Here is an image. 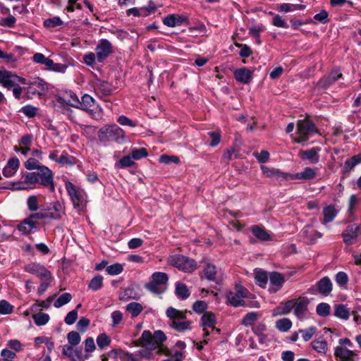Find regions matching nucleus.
Segmentation results:
<instances>
[{"label": "nucleus", "instance_id": "nucleus-41", "mask_svg": "<svg viewBox=\"0 0 361 361\" xmlns=\"http://www.w3.org/2000/svg\"><path fill=\"white\" fill-rule=\"evenodd\" d=\"M33 61L43 64L46 66V69H47L48 66L52 65V60L45 57V56L42 53H36L32 56Z\"/></svg>", "mask_w": 361, "mask_h": 361}, {"label": "nucleus", "instance_id": "nucleus-14", "mask_svg": "<svg viewBox=\"0 0 361 361\" xmlns=\"http://www.w3.org/2000/svg\"><path fill=\"white\" fill-rule=\"evenodd\" d=\"M295 304L294 305V314L300 320H304L308 317L309 311L307 306L310 301L306 297H300L294 299Z\"/></svg>", "mask_w": 361, "mask_h": 361}, {"label": "nucleus", "instance_id": "nucleus-9", "mask_svg": "<svg viewBox=\"0 0 361 361\" xmlns=\"http://www.w3.org/2000/svg\"><path fill=\"white\" fill-rule=\"evenodd\" d=\"M24 270L27 273L36 275L41 280H53L51 271L39 263L33 262L27 264L24 267Z\"/></svg>", "mask_w": 361, "mask_h": 361}, {"label": "nucleus", "instance_id": "nucleus-52", "mask_svg": "<svg viewBox=\"0 0 361 361\" xmlns=\"http://www.w3.org/2000/svg\"><path fill=\"white\" fill-rule=\"evenodd\" d=\"M85 355H88V358L91 357V353L94 351L96 346L94 344V339L92 337H89L85 339Z\"/></svg>", "mask_w": 361, "mask_h": 361}, {"label": "nucleus", "instance_id": "nucleus-21", "mask_svg": "<svg viewBox=\"0 0 361 361\" xmlns=\"http://www.w3.org/2000/svg\"><path fill=\"white\" fill-rule=\"evenodd\" d=\"M269 281L271 286L269 290L275 293L281 288L285 282V278L282 274L273 271L269 274Z\"/></svg>", "mask_w": 361, "mask_h": 361}, {"label": "nucleus", "instance_id": "nucleus-18", "mask_svg": "<svg viewBox=\"0 0 361 361\" xmlns=\"http://www.w3.org/2000/svg\"><path fill=\"white\" fill-rule=\"evenodd\" d=\"M44 207L47 215L53 214L54 215H57L58 216V218H48L49 219L59 220L65 214L63 206L59 201H56L54 202L44 205Z\"/></svg>", "mask_w": 361, "mask_h": 361}, {"label": "nucleus", "instance_id": "nucleus-47", "mask_svg": "<svg viewBox=\"0 0 361 361\" xmlns=\"http://www.w3.org/2000/svg\"><path fill=\"white\" fill-rule=\"evenodd\" d=\"M97 344L100 349H104L108 347L111 343V338L106 334H99L97 339Z\"/></svg>", "mask_w": 361, "mask_h": 361}, {"label": "nucleus", "instance_id": "nucleus-10", "mask_svg": "<svg viewBox=\"0 0 361 361\" xmlns=\"http://www.w3.org/2000/svg\"><path fill=\"white\" fill-rule=\"evenodd\" d=\"M65 188L75 207L82 206L85 201L84 192L82 190L77 188L73 183L67 181L65 183Z\"/></svg>", "mask_w": 361, "mask_h": 361}, {"label": "nucleus", "instance_id": "nucleus-15", "mask_svg": "<svg viewBox=\"0 0 361 361\" xmlns=\"http://www.w3.org/2000/svg\"><path fill=\"white\" fill-rule=\"evenodd\" d=\"M62 354L71 361H85L88 359V355L83 354L82 348L71 345H64L62 348Z\"/></svg>", "mask_w": 361, "mask_h": 361}, {"label": "nucleus", "instance_id": "nucleus-30", "mask_svg": "<svg viewBox=\"0 0 361 361\" xmlns=\"http://www.w3.org/2000/svg\"><path fill=\"white\" fill-rule=\"evenodd\" d=\"M27 85L28 92L32 94H35L36 92L45 89V82L39 78H35L29 80Z\"/></svg>", "mask_w": 361, "mask_h": 361}, {"label": "nucleus", "instance_id": "nucleus-23", "mask_svg": "<svg viewBox=\"0 0 361 361\" xmlns=\"http://www.w3.org/2000/svg\"><path fill=\"white\" fill-rule=\"evenodd\" d=\"M16 78V74L5 69H0V84L4 87L12 88V86L15 85Z\"/></svg>", "mask_w": 361, "mask_h": 361}, {"label": "nucleus", "instance_id": "nucleus-59", "mask_svg": "<svg viewBox=\"0 0 361 361\" xmlns=\"http://www.w3.org/2000/svg\"><path fill=\"white\" fill-rule=\"evenodd\" d=\"M272 25L277 27L282 28H288L289 27L288 24L286 22V20L278 14L274 15L272 20Z\"/></svg>", "mask_w": 361, "mask_h": 361}, {"label": "nucleus", "instance_id": "nucleus-43", "mask_svg": "<svg viewBox=\"0 0 361 361\" xmlns=\"http://www.w3.org/2000/svg\"><path fill=\"white\" fill-rule=\"evenodd\" d=\"M33 320L36 325L42 326L46 324L49 320V316L47 313L39 312L33 314Z\"/></svg>", "mask_w": 361, "mask_h": 361}, {"label": "nucleus", "instance_id": "nucleus-19", "mask_svg": "<svg viewBox=\"0 0 361 361\" xmlns=\"http://www.w3.org/2000/svg\"><path fill=\"white\" fill-rule=\"evenodd\" d=\"M38 222H34L29 216L22 221L17 226L18 230L23 235H29L37 229Z\"/></svg>", "mask_w": 361, "mask_h": 361}, {"label": "nucleus", "instance_id": "nucleus-32", "mask_svg": "<svg viewBox=\"0 0 361 361\" xmlns=\"http://www.w3.org/2000/svg\"><path fill=\"white\" fill-rule=\"evenodd\" d=\"M338 214V211L334 205H328L323 209V224H326L334 221Z\"/></svg>", "mask_w": 361, "mask_h": 361}, {"label": "nucleus", "instance_id": "nucleus-61", "mask_svg": "<svg viewBox=\"0 0 361 361\" xmlns=\"http://www.w3.org/2000/svg\"><path fill=\"white\" fill-rule=\"evenodd\" d=\"M317 329L314 326H311L304 330H300L302 334V338L305 341H310L313 335L316 333Z\"/></svg>", "mask_w": 361, "mask_h": 361}, {"label": "nucleus", "instance_id": "nucleus-22", "mask_svg": "<svg viewBox=\"0 0 361 361\" xmlns=\"http://www.w3.org/2000/svg\"><path fill=\"white\" fill-rule=\"evenodd\" d=\"M334 355L336 358H340L342 361H355L357 354L346 348L337 346L335 348Z\"/></svg>", "mask_w": 361, "mask_h": 361}, {"label": "nucleus", "instance_id": "nucleus-7", "mask_svg": "<svg viewBox=\"0 0 361 361\" xmlns=\"http://www.w3.org/2000/svg\"><path fill=\"white\" fill-rule=\"evenodd\" d=\"M249 291L240 284H236L233 291L227 294V300L233 307L245 305L244 299L247 297Z\"/></svg>", "mask_w": 361, "mask_h": 361}, {"label": "nucleus", "instance_id": "nucleus-46", "mask_svg": "<svg viewBox=\"0 0 361 361\" xmlns=\"http://www.w3.org/2000/svg\"><path fill=\"white\" fill-rule=\"evenodd\" d=\"M72 299V295L69 293H65L61 295L58 299L54 302V306L56 308H59L63 305L68 303Z\"/></svg>", "mask_w": 361, "mask_h": 361}, {"label": "nucleus", "instance_id": "nucleus-44", "mask_svg": "<svg viewBox=\"0 0 361 361\" xmlns=\"http://www.w3.org/2000/svg\"><path fill=\"white\" fill-rule=\"evenodd\" d=\"M27 207L30 212H34L38 210L39 200L36 195H30L27 199Z\"/></svg>", "mask_w": 361, "mask_h": 361}, {"label": "nucleus", "instance_id": "nucleus-33", "mask_svg": "<svg viewBox=\"0 0 361 361\" xmlns=\"http://www.w3.org/2000/svg\"><path fill=\"white\" fill-rule=\"evenodd\" d=\"M293 180L300 179L304 180H312L316 177V171L310 167H306L300 173L293 174Z\"/></svg>", "mask_w": 361, "mask_h": 361}, {"label": "nucleus", "instance_id": "nucleus-24", "mask_svg": "<svg viewBox=\"0 0 361 361\" xmlns=\"http://www.w3.org/2000/svg\"><path fill=\"white\" fill-rule=\"evenodd\" d=\"M234 77L238 82L248 84L252 79V72L247 68H238L234 71Z\"/></svg>", "mask_w": 361, "mask_h": 361}, {"label": "nucleus", "instance_id": "nucleus-35", "mask_svg": "<svg viewBox=\"0 0 361 361\" xmlns=\"http://www.w3.org/2000/svg\"><path fill=\"white\" fill-rule=\"evenodd\" d=\"M334 316L339 319L347 320L350 317L349 309L343 304L336 305L334 307Z\"/></svg>", "mask_w": 361, "mask_h": 361}, {"label": "nucleus", "instance_id": "nucleus-4", "mask_svg": "<svg viewBox=\"0 0 361 361\" xmlns=\"http://www.w3.org/2000/svg\"><path fill=\"white\" fill-rule=\"evenodd\" d=\"M168 281L166 273L157 271L152 274V280L145 285V288L152 293L161 294L166 290Z\"/></svg>", "mask_w": 361, "mask_h": 361}, {"label": "nucleus", "instance_id": "nucleus-50", "mask_svg": "<svg viewBox=\"0 0 361 361\" xmlns=\"http://www.w3.org/2000/svg\"><path fill=\"white\" fill-rule=\"evenodd\" d=\"M57 163L61 165L73 166L75 164V158L73 157L70 156L66 152H63V154L59 157Z\"/></svg>", "mask_w": 361, "mask_h": 361}, {"label": "nucleus", "instance_id": "nucleus-63", "mask_svg": "<svg viewBox=\"0 0 361 361\" xmlns=\"http://www.w3.org/2000/svg\"><path fill=\"white\" fill-rule=\"evenodd\" d=\"M96 53L89 52L83 56L84 63L88 66L92 67L96 63Z\"/></svg>", "mask_w": 361, "mask_h": 361}, {"label": "nucleus", "instance_id": "nucleus-53", "mask_svg": "<svg viewBox=\"0 0 361 361\" xmlns=\"http://www.w3.org/2000/svg\"><path fill=\"white\" fill-rule=\"evenodd\" d=\"M148 155L147 149L144 147L134 148L131 152V157L133 159L138 160L140 159L146 157Z\"/></svg>", "mask_w": 361, "mask_h": 361}, {"label": "nucleus", "instance_id": "nucleus-17", "mask_svg": "<svg viewBox=\"0 0 361 361\" xmlns=\"http://www.w3.org/2000/svg\"><path fill=\"white\" fill-rule=\"evenodd\" d=\"M333 285L328 276H324L317 281L315 286H312L309 289V292L314 293L315 290L324 295H329L332 291Z\"/></svg>", "mask_w": 361, "mask_h": 361}, {"label": "nucleus", "instance_id": "nucleus-54", "mask_svg": "<svg viewBox=\"0 0 361 361\" xmlns=\"http://www.w3.org/2000/svg\"><path fill=\"white\" fill-rule=\"evenodd\" d=\"M255 281L259 286L264 288L268 281L267 274L261 271L256 272Z\"/></svg>", "mask_w": 361, "mask_h": 361}, {"label": "nucleus", "instance_id": "nucleus-58", "mask_svg": "<svg viewBox=\"0 0 361 361\" xmlns=\"http://www.w3.org/2000/svg\"><path fill=\"white\" fill-rule=\"evenodd\" d=\"M135 164L130 155L122 157L116 165L120 168H126L133 166Z\"/></svg>", "mask_w": 361, "mask_h": 361}, {"label": "nucleus", "instance_id": "nucleus-45", "mask_svg": "<svg viewBox=\"0 0 361 361\" xmlns=\"http://www.w3.org/2000/svg\"><path fill=\"white\" fill-rule=\"evenodd\" d=\"M103 286V277L101 275H97L92 279L88 288L94 291L99 290Z\"/></svg>", "mask_w": 361, "mask_h": 361}, {"label": "nucleus", "instance_id": "nucleus-37", "mask_svg": "<svg viewBox=\"0 0 361 361\" xmlns=\"http://www.w3.org/2000/svg\"><path fill=\"white\" fill-rule=\"evenodd\" d=\"M175 293L181 300L187 299L190 295L187 286L182 283H177L176 284Z\"/></svg>", "mask_w": 361, "mask_h": 361}, {"label": "nucleus", "instance_id": "nucleus-51", "mask_svg": "<svg viewBox=\"0 0 361 361\" xmlns=\"http://www.w3.org/2000/svg\"><path fill=\"white\" fill-rule=\"evenodd\" d=\"M63 25V21L58 16L48 18L44 21V26L47 28H53Z\"/></svg>", "mask_w": 361, "mask_h": 361}, {"label": "nucleus", "instance_id": "nucleus-26", "mask_svg": "<svg viewBox=\"0 0 361 361\" xmlns=\"http://www.w3.org/2000/svg\"><path fill=\"white\" fill-rule=\"evenodd\" d=\"M94 88L97 94L102 96L110 95L113 91L111 84L104 80H97Z\"/></svg>", "mask_w": 361, "mask_h": 361}, {"label": "nucleus", "instance_id": "nucleus-42", "mask_svg": "<svg viewBox=\"0 0 361 361\" xmlns=\"http://www.w3.org/2000/svg\"><path fill=\"white\" fill-rule=\"evenodd\" d=\"M312 348L319 353L325 354L327 350V343L324 340H315L311 343Z\"/></svg>", "mask_w": 361, "mask_h": 361}, {"label": "nucleus", "instance_id": "nucleus-40", "mask_svg": "<svg viewBox=\"0 0 361 361\" xmlns=\"http://www.w3.org/2000/svg\"><path fill=\"white\" fill-rule=\"evenodd\" d=\"M217 271L216 266L212 264H207L204 269L205 278L209 281H216Z\"/></svg>", "mask_w": 361, "mask_h": 361}, {"label": "nucleus", "instance_id": "nucleus-55", "mask_svg": "<svg viewBox=\"0 0 361 361\" xmlns=\"http://www.w3.org/2000/svg\"><path fill=\"white\" fill-rule=\"evenodd\" d=\"M43 165H42L38 159H36L35 158H29L25 162V167L27 170H34V169H39L40 167H42Z\"/></svg>", "mask_w": 361, "mask_h": 361}, {"label": "nucleus", "instance_id": "nucleus-16", "mask_svg": "<svg viewBox=\"0 0 361 361\" xmlns=\"http://www.w3.org/2000/svg\"><path fill=\"white\" fill-rule=\"evenodd\" d=\"M37 176L35 172H27L22 176V180L15 183L18 190L34 189L37 188Z\"/></svg>", "mask_w": 361, "mask_h": 361}, {"label": "nucleus", "instance_id": "nucleus-3", "mask_svg": "<svg viewBox=\"0 0 361 361\" xmlns=\"http://www.w3.org/2000/svg\"><path fill=\"white\" fill-rule=\"evenodd\" d=\"M140 339L142 346L151 350H155L166 340V336L161 330L154 331L153 335L149 331H144Z\"/></svg>", "mask_w": 361, "mask_h": 361}, {"label": "nucleus", "instance_id": "nucleus-5", "mask_svg": "<svg viewBox=\"0 0 361 361\" xmlns=\"http://www.w3.org/2000/svg\"><path fill=\"white\" fill-rule=\"evenodd\" d=\"M168 263L184 272L191 273L197 269V263L194 259L182 255L170 256Z\"/></svg>", "mask_w": 361, "mask_h": 361}, {"label": "nucleus", "instance_id": "nucleus-38", "mask_svg": "<svg viewBox=\"0 0 361 361\" xmlns=\"http://www.w3.org/2000/svg\"><path fill=\"white\" fill-rule=\"evenodd\" d=\"M142 310V305L136 302H132L126 306V310L130 313L132 317L138 316Z\"/></svg>", "mask_w": 361, "mask_h": 361}, {"label": "nucleus", "instance_id": "nucleus-13", "mask_svg": "<svg viewBox=\"0 0 361 361\" xmlns=\"http://www.w3.org/2000/svg\"><path fill=\"white\" fill-rule=\"evenodd\" d=\"M360 232L361 228L358 224H352L348 225L341 234L343 242L348 245L354 244Z\"/></svg>", "mask_w": 361, "mask_h": 361}, {"label": "nucleus", "instance_id": "nucleus-48", "mask_svg": "<svg viewBox=\"0 0 361 361\" xmlns=\"http://www.w3.org/2000/svg\"><path fill=\"white\" fill-rule=\"evenodd\" d=\"M316 312L318 315L325 317L330 314L331 307L328 303L321 302L317 305Z\"/></svg>", "mask_w": 361, "mask_h": 361}, {"label": "nucleus", "instance_id": "nucleus-56", "mask_svg": "<svg viewBox=\"0 0 361 361\" xmlns=\"http://www.w3.org/2000/svg\"><path fill=\"white\" fill-rule=\"evenodd\" d=\"M258 317L259 315L257 312H249L243 317V324L245 326H250L258 319Z\"/></svg>", "mask_w": 361, "mask_h": 361}, {"label": "nucleus", "instance_id": "nucleus-31", "mask_svg": "<svg viewBox=\"0 0 361 361\" xmlns=\"http://www.w3.org/2000/svg\"><path fill=\"white\" fill-rule=\"evenodd\" d=\"M250 231H252V234L260 241H268L271 240L270 235L263 227H261L258 225H255L250 228Z\"/></svg>", "mask_w": 361, "mask_h": 361}, {"label": "nucleus", "instance_id": "nucleus-28", "mask_svg": "<svg viewBox=\"0 0 361 361\" xmlns=\"http://www.w3.org/2000/svg\"><path fill=\"white\" fill-rule=\"evenodd\" d=\"M302 235L304 238H306L307 240L312 243L315 241L317 239L322 238V234L314 230L313 227L310 225L305 226L302 231Z\"/></svg>", "mask_w": 361, "mask_h": 361}, {"label": "nucleus", "instance_id": "nucleus-1", "mask_svg": "<svg viewBox=\"0 0 361 361\" xmlns=\"http://www.w3.org/2000/svg\"><path fill=\"white\" fill-rule=\"evenodd\" d=\"M318 133V130L311 121L307 119L299 120L297 123L298 137L294 138L296 143L306 142L310 137Z\"/></svg>", "mask_w": 361, "mask_h": 361}, {"label": "nucleus", "instance_id": "nucleus-11", "mask_svg": "<svg viewBox=\"0 0 361 361\" xmlns=\"http://www.w3.org/2000/svg\"><path fill=\"white\" fill-rule=\"evenodd\" d=\"M95 53L97 61L102 63L113 53V45L108 39H101L95 47Z\"/></svg>", "mask_w": 361, "mask_h": 361}, {"label": "nucleus", "instance_id": "nucleus-29", "mask_svg": "<svg viewBox=\"0 0 361 361\" xmlns=\"http://www.w3.org/2000/svg\"><path fill=\"white\" fill-rule=\"evenodd\" d=\"M295 304L294 299L288 300L285 303H281L273 310L274 316L287 314L293 309Z\"/></svg>", "mask_w": 361, "mask_h": 361}, {"label": "nucleus", "instance_id": "nucleus-49", "mask_svg": "<svg viewBox=\"0 0 361 361\" xmlns=\"http://www.w3.org/2000/svg\"><path fill=\"white\" fill-rule=\"evenodd\" d=\"M67 340L68 342V345H71L74 347L80 343L81 341V337L79 333L75 331H72L68 334Z\"/></svg>", "mask_w": 361, "mask_h": 361}, {"label": "nucleus", "instance_id": "nucleus-27", "mask_svg": "<svg viewBox=\"0 0 361 361\" xmlns=\"http://www.w3.org/2000/svg\"><path fill=\"white\" fill-rule=\"evenodd\" d=\"M341 77V73H340L338 71H334L331 72V73L327 77L322 78L319 81V85L322 88L326 89L331 85L334 82L337 81L338 79H340Z\"/></svg>", "mask_w": 361, "mask_h": 361}, {"label": "nucleus", "instance_id": "nucleus-62", "mask_svg": "<svg viewBox=\"0 0 361 361\" xmlns=\"http://www.w3.org/2000/svg\"><path fill=\"white\" fill-rule=\"evenodd\" d=\"M37 109L31 105H26L22 107L20 111L29 118H33L37 114Z\"/></svg>", "mask_w": 361, "mask_h": 361}, {"label": "nucleus", "instance_id": "nucleus-8", "mask_svg": "<svg viewBox=\"0 0 361 361\" xmlns=\"http://www.w3.org/2000/svg\"><path fill=\"white\" fill-rule=\"evenodd\" d=\"M79 107L87 112L92 118H96L99 116L101 109L96 104L95 100L89 94H85L82 97Z\"/></svg>", "mask_w": 361, "mask_h": 361}, {"label": "nucleus", "instance_id": "nucleus-39", "mask_svg": "<svg viewBox=\"0 0 361 361\" xmlns=\"http://www.w3.org/2000/svg\"><path fill=\"white\" fill-rule=\"evenodd\" d=\"M292 326V322L288 318H283L276 322V328L281 331L286 332Z\"/></svg>", "mask_w": 361, "mask_h": 361}, {"label": "nucleus", "instance_id": "nucleus-34", "mask_svg": "<svg viewBox=\"0 0 361 361\" xmlns=\"http://www.w3.org/2000/svg\"><path fill=\"white\" fill-rule=\"evenodd\" d=\"M359 164H361V153L353 156L345 161L343 167V173L350 172Z\"/></svg>", "mask_w": 361, "mask_h": 361}, {"label": "nucleus", "instance_id": "nucleus-12", "mask_svg": "<svg viewBox=\"0 0 361 361\" xmlns=\"http://www.w3.org/2000/svg\"><path fill=\"white\" fill-rule=\"evenodd\" d=\"M202 326H203L204 336H208L213 332L219 334L220 330L215 327L216 324V316L212 312H206L201 318Z\"/></svg>", "mask_w": 361, "mask_h": 361}, {"label": "nucleus", "instance_id": "nucleus-64", "mask_svg": "<svg viewBox=\"0 0 361 361\" xmlns=\"http://www.w3.org/2000/svg\"><path fill=\"white\" fill-rule=\"evenodd\" d=\"M13 307L6 300H2L0 301V314H7L13 312Z\"/></svg>", "mask_w": 361, "mask_h": 361}, {"label": "nucleus", "instance_id": "nucleus-57", "mask_svg": "<svg viewBox=\"0 0 361 361\" xmlns=\"http://www.w3.org/2000/svg\"><path fill=\"white\" fill-rule=\"evenodd\" d=\"M357 197L355 195H351L348 205V213L349 216H353L355 212V207L357 204Z\"/></svg>", "mask_w": 361, "mask_h": 361}, {"label": "nucleus", "instance_id": "nucleus-6", "mask_svg": "<svg viewBox=\"0 0 361 361\" xmlns=\"http://www.w3.org/2000/svg\"><path fill=\"white\" fill-rule=\"evenodd\" d=\"M35 172L37 179V183L47 188L49 192H54L55 191V185L54 174L51 170L46 166H42Z\"/></svg>", "mask_w": 361, "mask_h": 361}, {"label": "nucleus", "instance_id": "nucleus-20", "mask_svg": "<svg viewBox=\"0 0 361 361\" xmlns=\"http://www.w3.org/2000/svg\"><path fill=\"white\" fill-rule=\"evenodd\" d=\"M188 19L187 17L178 14H171L167 16L163 20V23L171 27L180 26L184 23H188Z\"/></svg>", "mask_w": 361, "mask_h": 361}, {"label": "nucleus", "instance_id": "nucleus-60", "mask_svg": "<svg viewBox=\"0 0 361 361\" xmlns=\"http://www.w3.org/2000/svg\"><path fill=\"white\" fill-rule=\"evenodd\" d=\"M123 267L122 264L119 263H115L111 264L106 268V271L110 275H117L122 272Z\"/></svg>", "mask_w": 361, "mask_h": 361}, {"label": "nucleus", "instance_id": "nucleus-25", "mask_svg": "<svg viewBox=\"0 0 361 361\" xmlns=\"http://www.w3.org/2000/svg\"><path fill=\"white\" fill-rule=\"evenodd\" d=\"M321 148L319 147H313L300 152V157L303 160H309L312 164H317L319 161V152Z\"/></svg>", "mask_w": 361, "mask_h": 361}, {"label": "nucleus", "instance_id": "nucleus-2", "mask_svg": "<svg viewBox=\"0 0 361 361\" xmlns=\"http://www.w3.org/2000/svg\"><path fill=\"white\" fill-rule=\"evenodd\" d=\"M166 316L172 321L171 326L178 331L190 329V322L186 320L185 313L170 307L166 310Z\"/></svg>", "mask_w": 361, "mask_h": 361}, {"label": "nucleus", "instance_id": "nucleus-36", "mask_svg": "<svg viewBox=\"0 0 361 361\" xmlns=\"http://www.w3.org/2000/svg\"><path fill=\"white\" fill-rule=\"evenodd\" d=\"M34 222H38V220L47 219V218H58L57 215H47L44 206L40 208L39 212H34L28 216Z\"/></svg>", "mask_w": 361, "mask_h": 361}]
</instances>
